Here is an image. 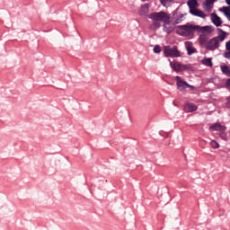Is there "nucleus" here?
<instances>
[{"label":"nucleus","mask_w":230,"mask_h":230,"mask_svg":"<svg viewBox=\"0 0 230 230\" xmlns=\"http://www.w3.org/2000/svg\"><path fill=\"white\" fill-rule=\"evenodd\" d=\"M169 16L170 14L163 11L149 13L147 17L152 21V24L149 26L150 30H159L161 22H168Z\"/></svg>","instance_id":"2"},{"label":"nucleus","mask_w":230,"mask_h":230,"mask_svg":"<svg viewBox=\"0 0 230 230\" xmlns=\"http://www.w3.org/2000/svg\"><path fill=\"white\" fill-rule=\"evenodd\" d=\"M170 22L171 21L169 15L168 22H164V31L168 34L172 33V31L175 30V23L171 24Z\"/></svg>","instance_id":"8"},{"label":"nucleus","mask_w":230,"mask_h":230,"mask_svg":"<svg viewBox=\"0 0 230 230\" xmlns=\"http://www.w3.org/2000/svg\"><path fill=\"white\" fill-rule=\"evenodd\" d=\"M220 137H221V139L226 141V140H227V134H226V132L223 131L220 133Z\"/></svg>","instance_id":"24"},{"label":"nucleus","mask_w":230,"mask_h":230,"mask_svg":"<svg viewBox=\"0 0 230 230\" xmlns=\"http://www.w3.org/2000/svg\"><path fill=\"white\" fill-rule=\"evenodd\" d=\"M210 17L213 24L216 25L217 28L222 26V18H220L217 13H212Z\"/></svg>","instance_id":"9"},{"label":"nucleus","mask_w":230,"mask_h":230,"mask_svg":"<svg viewBox=\"0 0 230 230\" xmlns=\"http://www.w3.org/2000/svg\"><path fill=\"white\" fill-rule=\"evenodd\" d=\"M201 64L207 67H213V59L211 58H204L201 59Z\"/></svg>","instance_id":"16"},{"label":"nucleus","mask_w":230,"mask_h":230,"mask_svg":"<svg viewBox=\"0 0 230 230\" xmlns=\"http://www.w3.org/2000/svg\"><path fill=\"white\" fill-rule=\"evenodd\" d=\"M225 58L230 59V50L228 52H225L224 54Z\"/></svg>","instance_id":"26"},{"label":"nucleus","mask_w":230,"mask_h":230,"mask_svg":"<svg viewBox=\"0 0 230 230\" xmlns=\"http://www.w3.org/2000/svg\"><path fill=\"white\" fill-rule=\"evenodd\" d=\"M154 53H161V46L155 45L153 49Z\"/></svg>","instance_id":"23"},{"label":"nucleus","mask_w":230,"mask_h":230,"mask_svg":"<svg viewBox=\"0 0 230 230\" xmlns=\"http://www.w3.org/2000/svg\"><path fill=\"white\" fill-rule=\"evenodd\" d=\"M185 48H186L188 55H193V54L197 53V49H195V47L193 46V42H191V41H186Z\"/></svg>","instance_id":"10"},{"label":"nucleus","mask_w":230,"mask_h":230,"mask_svg":"<svg viewBox=\"0 0 230 230\" xmlns=\"http://www.w3.org/2000/svg\"><path fill=\"white\" fill-rule=\"evenodd\" d=\"M219 12H222L224 15L226 17L227 21H230V7H221Z\"/></svg>","instance_id":"18"},{"label":"nucleus","mask_w":230,"mask_h":230,"mask_svg":"<svg viewBox=\"0 0 230 230\" xmlns=\"http://www.w3.org/2000/svg\"><path fill=\"white\" fill-rule=\"evenodd\" d=\"M217 36L210 39L206 43V50L207 51H215V49H218L220 48V42H224L226 40V37H227V32H226L222 29H217Z\"/></svg>","instance_id":"3"},{"label":"nucleus","mask_w":230,"mask_h":230,"mask_svg":"<svg viewBox=\"0 0 230 230\" xmlns=\"http://www.w3.org/2000/svg\"><path fill=\"white\" fill-rule=\"evenodd\" d=\"M187 6H189L190 13H191L192 12H194L195 10H197L199 8V1H197V0H189L187 2Z\"/></svg>","instance_id":"12"},{"label":"nucleus","mask_w":230,"mask_h":230,"mask_svg":"<svg viewBox=\"0 0 230 230\" xmlns=\"http://www.w3.org/2000/svg\"><path fill=\"white\" fill-rule=\"evenodd\" d=\"M160 2L163 6L168 7L173 3V0H160Z\"/></svg>","instance_id":"21"},{"label":"nucleus","mask_w":230,"mask_h":230,"mask_svg":"<svg viewBox=\"0 0 230 230\" xmlns=\"http://www.w3.org/2000/svg\"><path fill=\"white\" fill-rule=\"evenodd\" d=\"M143 1V3H145V1H146V0H142Z\"/></svg>","instance_id":"30"},{"label":"nucleus","mask_w":230,"mask_h":230,"mask_svg":"<svg viewBox=\"0 0 230 230\" xmlns=\"http://www.w3.org/2000/svg\"><path fill=\"white\" fill-rule=\"evenodd\" d=\"M217 2V0H206L203 3V8L206 12H211L213 10V4H215V3Z\"/></svg>","instance_id":"11"},{"label":"nucleus","mask_w":230,"mask_h":230,"mask_svg":"<svg viewBox=\"0 0 230 230\" xmlns=\"http://www.w3.org/2000/svg\"><path fill=\"white\" fill-rule=\"evenodd\" d=\"M226 107H228V109H230V96L227 97V99H226Z\"/></svg>","instance_id":"27"},{"label":"nucleus","mask_w":230,"mask_h":230,"mask_svg":"<svg viewBox=\"0 0 230 230\" xmlns=\"http://www.w3.org/2000/svg\"><path fill=\"white\" fill-rule=\"evenodd\" d=\"M210 146H212V148H219L220 145L218 144V142H217V140H212L210 142Z\"/></svg>","instance_id":"22"},{"label":"nucleus","mask_w":230,"mask_h":230,"mask_svg":"<svg viewBox=\"0 0 230 230\" xmlns=\"http://www.w3.org/2000/svg\"><path fill=\"white\" fill-rule=\"evenodd\" d=\"M199 28H207L205 29V31H198L199 33H200L199 40V44L201 46H204L206 44H208V39H209L208 35L209 33L213 32V28H211V26H203Z\"/></svg>","instance_id":"4"},{"label":"nucleus","mask_w":230,"mask_h":230,"mask_svg":"<svg viewBox=\"0 0 230 230\" xmlns=\"http://www.w3.org/2000/svg\"><path fill=\"white\" fill-rule=\"evenodd\" d=\"M226 87H230V78L226 80Z\"/></svg>","instance_id":"28"},{"label":"nucleus","mask_w":230,"mask_h":230,"mask_svg":"<svg viewBox=\"0 0 230 230\" xmlns=\"http://www.w3.org/2000/svg\"><path fill=\"white\" fill-rule=\"evenodd\" d=\"M164 57L166 58L171 57L172 58H179V57H181V51H179V49H177V46L164 47Z\"/></svg>","instance_id":"5"},{"label":"nucleus","mask_w":230,"mask_h":230,"mask_svg":"<svg viewBox=\"0 0 230 230\" xmlns=\"http://www.w3.org/2000/svg\"><path fill=\"white\" fill-rule=\"evenodd\" d=\"M226 51H230V40L226 43Z\"/></svg>","instance_id":"25"},{"label":"nucleus","mask_w":230,"mask_h":230,"mask_svg":"<svg viewBox=\"0 0 230 230\" xmlns=\"http://www.w3.org/2000/svg\"><path fill=\"white\" fill-rule=\"evenodd\" d=\"M190 13H191V15H194L195 17H200V19H206V17H208V15H206V13H204V12H202L199 9H195Z\"/></svg>","instance_id":"15"},{"label":"nucleus","mask_w":230,"mask_h":230,"mask_svg":"<svg viewBox=\"0 0 230 230\" xmlns=\"http://www.w3.org/2000/svg\"><path fill=\"white\" fill-rule=\"evenodd\" d=\"M226 3L228 6H225V8H230V0H226Z\"/></svg>","instance_id":"29"},{"label":"nucleus","mask_w":230,"mask_h":230,"mask_svg":"<svg viewBox=\"0 0 230 230\" xmlns=\"http://www.w3.org/2000/svg\"><path fill=\"white\" fill-rule=\"evenodd\" d=\"M150 10V6L148 5V4H145L141 6L140 11H139V14L140 15H146V13H148Z\"/></svg>","instance_id":"17"},{"label":"nucleus","mask_w":230,"mask_h":230,"mask_svg":"<svg viewBox=\"0 0 230 230\" xmlns=\"http://www.w3.org/2000/svg\"><path fill=\"white\" fill-rule=\"evenodd\" d=\"M197 105H195V103H191L189 102L187 104H185L184 106V111L185 112H195V111H197Z\"/></svg>","instance_id":"13"},{"label":"nucleus","mask_w":230,"mask_h":230,"mask_svg":"<svg viewBox=\"0 0 230 230\" xmlns=\"http://www.w3.org/2000/svg\"><path fill=\"white\" fill-rule=\"evenodd\" d=\"M176 80V85L177 88L179 89V91H186V89H188V87L190 89H195V86L188 84V82L182 80V78H181V76L177 75L175 77Z\"/></svg>","instance_id":"6"},{"label":"nucleus","mask_w":230,"mask_h":230,"mask_svg":"<svg viewBox=\"0 0 230 230\" xmlns=\"http://www.w3.org/2000/svg\"><path fill=\"white\" fill-rule=\"evenodd\" d=\"M208 28H200L199 25H193L191 23H187L185 25H180L177 27L176 33L181 37H185L186 39H193L195 31H206Z\"/></svg>","instance_id":"1"},{"label":"nucleus","mask_w":230,"mask_h":230,"mask_svg":"<svg viewBox=\"0 0 230 230\" xmlns=\"http://www.w3.org/2000/svg\"><path fill=\"white\" fill-rule=\"evenodd\" d=\"M170 66L173 71H176L177 73L181 71H186V69H190V66L188 65H182L181 63H177L175 61L169 60Z\"/></svg>","instance_id":"7"},{"label":"nucleus","mask_w":230,"mask_h":230,"mask_svg":"<svg viewBox=\"0 0 230 230\" xmlns=\"http://www.w3.org/2000/svg\"><path fill=\"white\" fill-rule=\"evenodd\" d=\"M184 21V14L183 13H180L178 15H176L174 18H173V23L174 24H181V22Z\"/></svg>","instance_id":"19"},{"label":"nucleus","mask_w":230,"mask_h":230,"mask_svg":"<svg viewBox=\"0 0 230 230\" xmlns=\"http://www.w3.org/2000/svg\"><path fill=\"white\" fill-rule=\"evenodd\" d=\"M221 71H222V73H224V75H226V76H230V69H229V66H221Z\"/></svg>","instance_id":"20"},{"label":"nucleus","mask_w":230,"mask_h":230,"mask_svg":"<svg viewBox=\"0 0 230 230\" xmlns=\"http://www.w3.org/2000/svg\"><path fill=\"white\" fill-rule=\"evenodd\" d=\"M210 130H214L216 132H224V130H226V128L221 125L220 123H216V124H213L209 127Z\"/></svg>","instance_id":"14"}]
</instances>
